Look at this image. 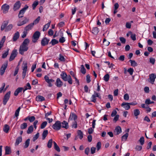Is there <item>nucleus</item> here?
<instances>
[{
  "mask_svg": "<svg viewBox=\"0 0 156 156\" xmlns=\"http://www.w3.org/2000/svg\"><path fill=\"white\" fill-rule=\"evenodd\" d=\"M58 43V40L55 39H53L50 42V44H51L53 46Z\"/></svg>",
  "mask_w": 156,
  "mask_h": 156,
  "instance_id": "nucleus-40",
  "label": "nucleus"
},
{
  "mask_svg": "<svg viewBox=\"0 0 156 156\" xmlns=\"http://www.w3.org/2000/svg\"><path fill=\"white\" fill-rule=\"evenodd\" d=\"M13 27V25L12 24H9L8 26H7L5 30V32H7L10 30Z\"/></svg>",
  "mask_w": 156,
  "mask_h": 156,
  "instance_id": "nucleus-35",
  "label": "nucleus"
},
{
  "mask_svg": "<svg viewBox=\"0 0 156 156\" xmlns=\"http://www.w3.org/2000/svg\"><path fill=\"white\" fill-rule=\"evenodd\" d=\"M51 22V20H49L48 23H47V24H46L45 25H44V26L43 27V31H45L47 30L48 28L50 26V25Z\"/></svg>",
  "mask_w": 156,
  "mask_h": 156,
  "instance_id": "nucleus-29",
  "label": "nucleus"
},
{
  "mask_svg": "<svg viewBox=\"0 0 156 156\" xmlns=\"http://www.w3.org/2000/svg\"><path fill=\"white\" fill-rule=\"evenodd\" d=\"M55 84L58 87H60L63 85V83L60 78H58L56 80Z\"/></svg>",
  "mask_w": 156,
  "mask_h": 156,
  "instance_id": "nucleus-18",
  "label": "nucleus"
},
{
  "mask_svg": "<svg viewBox=\"0 0 156 156\" xmlns=\"http://www.w3.org/2000/svg\"><path fill=\"white\" fill-rule=\"evenodd\" d=\"M121 128L119 126H117L114 131L116 133V135H119L121 132Z\"/></svg>",
  "mask_w": 156,
  "mask_h": 156,
  "instance_id": "nucleus-28",
  "label": "nucleus"
},
{
  "mask_svg": "<svg viewBox=\"0 0 156 156\" xmlns=\"http://www.w3.org/2000/svg\"><path fill=\"white\" fill-rule=\"evenodd\" d=\"M41 35V33L39 31H36L33 34V36L32 42L35 43L39 38Z\"/></svg>",
  "mask_w": 156,
  "mask_h": 156,
  "instance_id": "nucleus-2",
  "label": "nucleus"
},
{
  "mask_svg": "<svg viewBox=\"0 0 156 156\" xmlns=\"http://www.w3.org/2000/svg\"><path fill=\"white\" fill-rule=\"evenodd\" d=\"M140 112L138 109H136L134 110V114L135 116H137L139 115Z\"/></svg>",
  "mask_w": 156,
  "mask_h": 156,
  "instance_id": "nucleus-46",
  "label": "nucleus"
},
{
  "mask_svg": "<svg viewBox=\"0 0 156 156\" xmlns=\"http://www.w3.org/2000/svg\"><path fill=\"white\" fill-rule=\"evenodd\" d=\"M61 78L62 80L65 81H66L68 80V75L67 76L66 73L64 72H62L60 74Z\"/></svg>",
  "mask_w": 156,
  "mask_h": 156,
  "instance_id": "nucleus-13",
  "label": "nucleus"
},
{
  "mask_svg": "<svg viewBox=\"0 0 156 156\" xmlns=\"http://www.w3.org/2000/svg\"><path fill=\"white\" fill-rule=\"evenodd\" d=\"M61 127L67 129L69 127L68 123L65 121H63L61 122Z\"/></svg>",
  "mask_w": 156,
  "mask_h": 156,
  "instance_id": "nucleus-19",
  "label": "nucleus"
},
{
  "mask_svg": "<svg viewBox=\"0 0 156 156\" xmlns=\"http://www.w3.org/2000/svg\"><path fill=\"white\" fill-rule=\"evenodd\" d=\"M67 81L70 84H72L73 83V81L70 75H68V78Z\"/></svg>",
  "mask_w": 156,
  "mask_h": 156,
  "instance_id": "nucleus-55",
  "label": "nucleus"
},
{
  "mask_svg": "<svg viewBox=\"0 0 156 156\" xmlns=\"http://www.w3.org/2000/svg\"><path fill=\"white\" fill-rule=\"evenodd\" d=\"M66 40L65 37H62L59 39V41L61 43H63L65 42Z\"/></svg>",
  "mask_w": 156,
  "mask_h": 156,
  "instance_id": "nucleus-60",
  "label": "nucleus"
},
{
  "mask_svg": "<svg viewBox=\"0 0 156 156\" xmlns=\"http://www.w3.org/2000/svg\"><path fill=\"white\" fill-rule=\"evenodd\" d=\"M155 59L152 57L150 58V62L151 63L152 65H154V64L155 62Z\"/></svg>",
  "mask_w": 156,
  "mask_h": 156,
  "instance_id": "nucleus-62",
  "label": "nucleus"
},
{
  "mask_svg": "<svg viewBox=\"0 0 156 156\" xmlns=\"http://www.w3.org/2000/svg\"><path fill=\"white\" fill-rule=\"evenodd\" d=\"M23 89L22 87H19L17 88L14 92V95L15 96H17L18 94L22 91Z\"/></svg>",
  "mask_w": 156,
  "mask_h": 156,
  "instance_id": "nucleus-25",
  "label": "nucleus"
},
{
  "mask_svg": "<svg viewBox=\"0 0 156 156\" xmlns=\"http://www.w3.org/2000/svg\"><path fill=\"white\" fill-rule=\"evenodd\" d=\"M96 148L94 147H92L91 148L90 152L91 154H94L95 152Z\"/></svg>",
  "mask_w": 156,
  "mask_h": 156,
  "instance_id": "nucleus-64",
  "label": "nucleus"
},
{
  "mask_svg": "<svg viewBox=\"0 0 156 156\" xmlns=\"http://www.w3.org/2000/svg\"><path fill=\"white\" fill-rule=\"evenodd\" d=\"M21 108L20 107H19L18 109L16 111L15 113V116L17 117V119H18V116L19 115V112Z\"/></svg>",
  "mask_w": 156,
  "mask_h": 156,
  "instance_id": "nucleus-39",
  "label": "nucleus"
},
{
  "mask_svg": "<svg viewBox=\"0 0 156 156\" xmlns=\"http://www.w3.org/2000/svg\"><path fill=\"white\" fill-rule=\"evenodd\" d=\"M9 7V6L6 4H5L2 5L1 7V9L2 10L3 12L5 14L7 13L8 12Z\"/></svg>",
  "mask_w": 156,
  "mask_h": 156,
  "instance_id": "nucleus-8",
  "label": "nucleus"
},
{
  "mask_svg": "<svg viewBox=\"0 0 156 156\" xmlns=\"http://www.w3.org/2000/svg\"><path fill=\"white\" fill-rule=\"evenodd\" d=\"M11 92L10 91L8 92L4 96L3 99V103L4 105H5L10 98Z\"/></svg>",
  "mask_w": 156,
  "mask_h": 156,
  "instance_id": "nucleus-5",
  "label": "nucleus"
},
{
  "mask_svg": "<svg viewBox=\"0 0 156 156\" xmlns=\"http://www.w3.org/2000/svg\"><path fill=\"white\" fill-rule=\"evenodd\" d=\"M39 133H37L33 137V140L34 141H35L36 140H37L39 136Z\"/></svg>",
  "mask_w": 156,
  "mask_h": 156,
  "instance_id": "nucleus-53",
  "label": "nucleus"
},
{
  "mask_svg": "<svg viewBox=\"0 0 156 156\" xmlns=\"http://www.w3.org/2000/svg\"><path fill=\"white\" fill-rule=\"evenodd\" d=\"M18 54L17 50L16 49H14L12 52L11 55L9 58V61H11L15 58L16 56Z\"/></svg>",
  "mask_w": 156,
  "mask_h": 156,
  "instance_id": "nucleus-6",
  "label": "nucleus"
},
{
  "mask_svg": "<svg viewBox=\"0 0 156 156\" xmlns=\"http://www.w3.org/2000/svg\"><path fill=\"white\" fill-rule=\"evenodd\" d=\"M8 22H7L6 23H3L1 26V30L2 31L6 27L8 24Z\"/></svg>",
  "mask_w": 156,
  "mask_h": 156,
  "instance_id": "nucleus-36",
  "label": "nucleus"
},
{
  "mask_svg": "<svg viewBox=\"0 0 156 156\" xmlns=\"http://www.w3.org/2000/svg\"><path fill=\"white\" fill-rule=\"evenodd\" d=\"M156 78V75L154 73H152L149 75V78L150 80V82L152 84H153Z\"/></svg>",
  "mask_w": 156,
  "mask_h": 156,
  "instance_id": "nucleus-15",
  "label": "nucleus"
},
{
  "mask_svg": "<svg viewBox=\"0 0 156 156\" xmlns=\"http://www.w3.org/2000/svg\"><path fill=\"white\" fill-rule=\"evenodd\" d=\"M130 33L131 34V38L133 41H135L136 40V35L135 34H133L131 32H130Z\"/></svg>",
  "mask_w": 156,
  "mask_h": 156,
  "instance_id": "nucleus-51",
  "label": "nucleus"
},
{
  "mask_svg": "<svg viewBox=\"0 0 156 156\" xmlns=\"http://www.w3.org/2000/svg\"><path fill=\"white\" fill-rule=\"evenodd\" d=\"M47 124V122L46 121H44L41 124V129H44V128L46 126Z\"/></svg>",
  "mask_w": 156,
  "mask_h": 156,
  "instance_id": "nucleus-54",
  "label": "nucleus"
},
{
  "mask_svg": "<svg viewBox=\"0 0 156 156\" xmlns=\"http://www.w3.org/2000/svg\"><path fill=\"white\" fill-rule=\"evenodd\" d=\"M99 32V29L96 27H93L91 31L92 33L95 35H97Z\"/></svg>",
  "mask_w": 156,
  "mask_h": 156,
  "instance_id": "nucleus-21",
  "label": "nucleus"
},
{
  "mask_svg": "<svg viewBox=\"0 0 156 156\" xmlns=\"http://www.w3.org/2000/svg\"><path fill=\"white\" fill-rule=\"evenodd\" d=\"M139 141L140 144L141 145H143L144 143V137L142 136L140 138Z\"/></svg>",
  "mask_w": 156,
  "mask_h": 156,
  "instance_id": "nucleus-49",
  "label": "nucleus"
},
{
  "mask_svg": "<svg viewBox=\"0 0 156 156\" xmlns=\"http://www.w3.org/2000/svg\"><path fill=\"white\" fill-rule=\"evenodd\" d=\"M40 18L41 17L40 16H38L37 18L32 23L34 25V24L35 25L37 24L40 20Z\"/></svg>",
  "mask_w": 156,
  "mask_h": 156,
  "instance_id": "nucleus-43",
  "label": "nucleus"
},
{
  "mask_svg": "<svg viewBox=\"0 0 156 156\" xmlns=\"http://www.w3.org/2000/svg\"><path fill=\"white\" fill-rule=\"evenodd\" d=\"M49 40L46 37H44L42 39L41 41V44L42 46H44L48 44Z\"/></svg>",
  "mask_w": 156,
  "mask_h": 156,
  "instance_id": "nucleus-14",
  "label": "nucleus"
},
{
  "mask_svg": "<svg viewBox=\"0 0 156 156\" xmlns=\"http://www.w3.org/2000/svg\"><path fill=\"white\" fill-rule=\"evenodd\" d=\"M35 118L34 116H29V120L30 122H33L35 120Z\"/></svg>",
  "mask_w": 156,
  "mask_h": 156,
  "instance_id": "nucleus-58",
  "label": "nucleus"
},
{
  "mask_svg": "<svg viewBox=\"0 0 156 156\" xmlns=\"http://www.w3.org/2000/svg\"><path fill=\"white\" fill-rule=\"evenodd\" d=\"M78 136H79V138L82 139L83 137V132L81 130H79L77 131Z\"/></svg>",
  "mask_w": 156,
  "mask_h": 156,
  "instance_id": "nucleus-37",
  "label": "nucleus"
},
{
  "mask_svg": "<svg viewBox=\"0 0 156 156\" xmlns=\"http://www.w3.org/2000/svg\"><path fill=\"white\" fill-rule=\"evenodd\" d=\"M121 106L126 110H129L130 108V106L129 104V103L127 102H123L121 104Z\"/></svg>",
  "mask_w": 156,
  "mask_h": 156,
  "instance_id": "nucleus-17",
  "label": "nucleus"
},
{
  "mask_svg": "<svg viewBox=\"0 0 156 156\" xmlns=\"http://www.w3.org/2000/svg\"><path fill=\"white\" fill-rule=\"evenodd\" d=\"M77 116L75 113H71L69 118V120H74V121H75L77 119Z\"/></svg>",
  "mask_w": 156,
  "mask_h": 156,
  "instance_id": "nucleus-16",
  "label": "nucleus"
},
{
  "mask_svg": "<svg viewBox=\"0 0 156 156\" xmlns=\"http://www.w3.org/2000/svg\"><path fill=\"white\" fill-rule=\"evenodd\" d=\"M38 2L37 1H35L34 2L32 5V7L33 10L35 9L36 7L38 5Z\"/></svg>",
  "mask_w": 156,
  "mask_h": 156,
  "instance_id": "nucleus-50",
  "label": "nucleus"
},
{
  "mask_svg": "<svg viewBox=\"0 0 156 156\" xmlns=\"http://www.w3.org/2000/svg\"><path fill=\"white\" fill-rule=\"evenodd\" d=\"M48 134V130H44L42 134V139L43 140L45 139V138L47 136Z\"/></svg>",
  "mask_w": 156,
  "mask_h": 156,
  "instance_id": "nucleus-27",
  "label": "nucleus"
},
{
  "mask_svg": "<svg viewBox=\"0 0 156 156\" xmlns=\"http://www.w3.org/2000/svg\"><path fill=\"white\" fill-rule=\"evenodd\" d=\"M22 139L21 136L19 137L16 140L15 143V145H18L22 141Z\"/></svg>",
  "mask_w": 156,
  "mask_h": 156,
  "instance_id": "nucleus-34",
  "label": "nucleus"
},
{
  "mask_svg": "<svg viewBox=\"0 0 156 156\" xmlns=\"http://www.w3.org/2000/svg\"><path fill=\"white\" fill-rule=\"evenodd\" d=\"M145 103L146 104L149 105L151 104H154V102L153 101H151L149 98L146 99L145 101Z\"/></svg>",
  "mask_w": 156,
  "mask_h": 156,
  "instance_id": "nucleus-48",
  "label": "nucleus"
},
{
  "mask_svg": "<svg viewBox=\"0 0 156 156\" xmlns=\"http://www.w3.org/2000/svg\"><path fill=\"white\" fill-rule=\"evenodd\" d=\"M34 128L32 125L30 126L27 131V134L31 133L33 131Z\"/></svg>",
  "mask_w": 156,
  "mask_h": 156,
  "instance_id": "nucleus-32",
  "label": "nucleus"
},
{
  "mask_svg": "<svg viewBox=\"0 0 156 156\" xmlns=\"http://www.w3.org/2000/svg\"><path fill=\"white\" fill-rule=\"evenodd\" d=\"M8 66V62L6 61L2 65L0 68V74L2 76L4 74Z\"/></svg>",
  "mask_w": 156,
  "mask_h": 156,
  "instance_id": "nucleus-4",
  "label": "nucleus"
},
{
  "mask_svg": "<svg viewBox=\"0 0 156 156\" xmlns=\"http://www.w3.org/2000/svg\"><path fill=\"white\" fill-rule=\"evenodd\" d=\"M29 42L30 40L28 38H26L24 40L20 46L19 50V53L23 55L24 54L25 51H27L28 49V46Z\"/></svg>",
  "mask_w": 156,
  "mask_h": 156,
  "instance_id": "nucleus-1",
  "label": "nucleus"
},
{
  "mask_svg": "<svg viewBox=\"0 0 156 156\" xmlns=\"http://www.w3.org/2000/svg\"><path fill=\"white\" fill-rule=\"evenodd\" d=\"M54 147V149L57 151L59 152L60 151V148L55 141H53Z\"/></svg>",
  "mask_w": 156,
  "mask_h": 156,
  "instance_id": "nucleus-30",
  "label": "nucleus"
},
{
  "mask_svg": "<svg viewBox=\"0 0 156 156\" xmlns=\"http://www.w3.org/2000/svg\"><path fill=\"white\" fill-rule=\"evenodd\" d=\"M27 63L24 64L23 66V67L22 77L24 79L26 76V72L27 69Z\"/></svg>",
  "mask_w": 156,
  "mask_h": 156,
  "instance_id": "nucleus-10",
  "label": "nucleus"
},
{
  "mask_svg": "<svg viewBox=\"0 0 156 156\" xmlns=\"http://www.w3.org/2000/svg\"><path fill=\"white\" fill-rule=\"evenodd\" d=\"M30 139H28L24 143V145L23 146L24 148H27L29 146L30 143Z\"/></svg>",
  "mask_w": 156,
  "mask_h": 156,
  "instance_id": "nucleus-31",
  "label": "nucleus"
},
{
  "mask_svg": "<svg viewBox=\"0 0 156 156\" xmlns=\"http://www.w3.org/2000/svg\"><path fill=\"white\" fill-rule=\"evenodd\" d=\"M59 59L61 61L65 62V58L61 54H59Z\"/></svg>",
  "mask_w": 156,
  "mask_h": 156,
  "instance_id": "nucleus-56",
  "label": "nucleus"
},
{
  "mask_svg": "<svg viewBox=\"0 0 156 156\" xmlns=\"http://www.w3.org/2000/svg\"><path fill=\"white\" fill-rule=\"evenodd\" d=\"M36 99L37 101H42L45 100L44 98L41 95H38L36 97Z\"/></svg>",
  "mask_w": 156,
  "mask_h": 156,
  "instance_id": "nucleus-23",
  "label": "nucleus"
},
{
  "mask_svg": "<svg viewBox=\"0 0 156 156\" xmlns=\"http://www.w3.org/2000/svg\"><path fill=\"white\" fill-rule=\"evenodd\" d=\"M21 4L20 1H18L16 2L14 5L13 9L16 11L20 7Z\"/></svg>",
  "mask_w": 156,
  "mask_h": 156,
  "instance_id": "nucleus-12",
  "label": "nucleus"
},
{
  "mask_svg": "<svg viewBox=\"0 0 156 156\" xmlns=\"http://www.w3.org/2000/svg\"><path fill=\"white\" fill-rule=\"evenodd\" d=\"M81 72L83 74L86 73V70L83 65H81Z\"/></svg>",
  "mask_w": 156,
  "mask_h": 156,
  "instance_id": "nucleus-52",
  "label": "nucleus"
},
{
  "mask_svg": "<svg viewBox=\"0 0 156 156\" xmlns=\"http://www.w3.org/2000/svg\"><path fill=\"white\" fill-rule=\"evenodd\" d=\"M129 62H130L131 66H136L138 65L137 63L134 60H130Z\"/></svg>",
  "mask_w": 156,
  "mask_h": 156,
  "instance_id": "nucleus-38",
  "label": "nucleus"
},
{
  "mask_svg": "<svg viewBox=\"0 0 156 156\" xmlns=\"http://www.w3.org/2000/svg\"><path fill=\"white\" fill-rule=\"evenodd\" d=\"M127 71L131 75L133 74L134 70L133 68H130L128 69Z\"/></svg>",
  "mask_w": 156,
  "mask_h": 156,
  "instance_id": "nucleus-63",
  "label": "nucleus"
},
{
  "mask_svg": "<svg viewBox=\"0 0 156 156\" xmlns=\"http://www.w3.org/2000/svg\"><path fill=\"white\" fill-rule=\"evenodd\" d=\"M53 143V140L52 139L49 140L47 144V147L49 148H51L52 147Z\"/></svg>",
  "mask_w": 156,
  "mask_h": 156,
  "instance_id": "nucleus-33",
  "label": "nucleus"
},
{
  "mask_svg": "<svg viewBox=\"0 0 156 156\" xmlns=\"http://www.w3.org/2000/svg\"><path fill=\"white\" fill-rule=\"evenodd\" d=\"M20 36L19 33L18 31H17L13 35V41H16L19 38Z\"/></svg>",
  "mask_w": 156,
  "mask_h": 156,
  "instance_id": "nucleus-20",
  "label": "nucleus"
},
{
  "mask_svg": "<svg viewBox=\"0 0 156 156\" xmlns=\"http://www.w3.org/2000/svg\"><path fill=\"white\" fill-rule=\"evenodd\" d=\"M44 78L46 82L48 84V86L50 87H52V84L51 83L54 82L55 80L52 79H49L48 76L47 75L45 76Z\"/></svg>",
  "mask_w": 156,
  "mask_h": 156,
  "instance_id": "nucleus-7",
  "label": "nucleus"
},
{
  "mask_svg": "<svg viewBox=\"0 0 156 156\" xmlns=\"http://www.w3.org/2000/svg\"><path fill=\"white\" fill-rule=\"evenodd\" d=\"M33 26L34 25H33V24H32L31 23L27 25L25 28L24 30L27 32V31L31 30Z\"/></svg>",
  "mask_w": 156,
  "mask_h": 156,
  "instance_id": "nucleus-24",
  "label": "nucleus"
},
{
  "mask_svg": "<svg viewBox=\"0 0 156 156\" xmlns=\"http://www.w3.org/2000/svg\"><path fill=\"white\" fill-rule=\"evenodd\" d=\"M28 8V6L27 5H25V7L20 11L18 14V17L19 18H22L23 17V16H20V15L22 14V15H23L26 10H27Z\"/></svg>",
  "mask_w": 156,
  "mask_h": 156,
  "instance_id": "nucleus-9",
  "label": "nucleus"
},
{
  "mask_svg": "<svg viewBox=\"0 0 156 156\" xmlns=\"http://www.w3.org/2000/svg\"><path fill=\"white\" fill-rule=\"evenodd\" d=\"M109 75L108 74L105 75L104 77L103 80L107 82L109 80Z\"/></svg>",
  "mask_w": 156,
  "mask_h": 156,
  "instance_id": "nucleus-44",
  "label": "nucleus"
},
{
  "mask_svg": "<svg viewBox=\"0 0 156 156\" xmlns=\"http://www.w3.org/2000/svg\"><path fill=\"white\" fill-rule=\"evenodd\" d=\"M101 142H98L97 144L96 147H97V150L98 151L101 148Z\"/></svg>",
  "mask_w": 156,
  "mask_h": 156,
  "instance_id": "nucleus-59",
  "label": "nucleus"
},
{
  "mask_svg": "<svg viewBox=\"0 0 156 156\" xmlns=\"http://www.w3.org/2000/svg\"><path fill=\"white\" fill-rule=\"evenodd\" d=\"M61 127V122L59 121H56L52 126V128L56 130H59Z\"/></svg>",
  "mask_w": 156,
  "mask_h": 156,
  "instance_id": "nucleus-3",
  "label": "nucleus"
},
{
  "mask_svg": "<svg viewBox=\"0 0 156 156\" xmlns=\"http://www.w3.org/2000/svg\"><path fill=\"white\" fill-rule=\"evenodd\" d=\"M128 136V133H126L122 136V140H124L125 141H126L127 139Z\"/></svg>",
  "mask_w": 156,
  "mask_h": 156,
  "instance_id": "nucleus-41",
  "label": "nucleus"
},
{
  "mask_svg": "<svg viewBox=\"0 0 156 156\" xmlns=\"http://www.w3.org/2000/svg\"><path fill=\"white\" fill-rule=\"evenodd\" d=\"M27 126V123L24 122L20 125V128L21 129H23L26 128Z\"/></svg>",
  "mask_w": 156,
  "mask_h": 156,
  "instance_id": "nucleus-45",
  "label": "nucleus"
},
{
  "mask_svg": "<svg viewBox=\"0 0 156 156\" xmlns=\"http://www.w3.org/2000/svg\"><path fill=\"white\" fill-rule=\"evenodd\" d=\"M9 50L8 49L7 51H5L4 53L2 55V58H6L7 55H8L9 53Z\"/></svg>",
  "mask_w": 156,
  "mask_h": 156,
  "instance_id": "nucleus-57",
  "label": "nucleus"
},
{
  "mask_svg": "<svg viewBox=\"0 0 156 156\" xmlns=\"http://www.w3.org/2000/svg\"><path fill=\"white\" fill-rule=\"evenodd\" d=\"M77 122L75 121H74L72 125V128H76L77 127Z\"/></svg>",
  "mask_w": 156,
  "mask_h": 156,
  "instance_id": "nucleus-47",
  "label": "nucleus"
},
{
  "mask_svg": "<svg viewBox=\"0 0 156 156\" xmlns=\"http://www.w3.org/2000/svg\"><path fill=\"white\" fill-rule=\"evenodd\" d=\"M24 88H25V89L23 90V92H24L27 89L30 90L31 89V87L30 83H27L26 86Z\"/></svg>",
  "mask_w": 156,
  "mask_h": 156,
  "instance_id": "nucleus-42",
  "label": "nucleus"
},
{
  "mask_svg": "<svg viewBox=\"0 0 156 156\" xmlns=\"http://www.w3.org/2000/svg\"><path fill=\"white\" fill-rule=\"evenodd\" d=\"M90 149L88 147L86 148L84 151V152L85 154L88 155L90 152Z\"/></svg>",
  "mask_w": 156,
  "mask_h": 156,
  "instance_id": "nucleus-61",
  "label": "nucleus"
},
{
  "mask_svg": "<svg viewBox=\"0 0 156 156\" xmlns=\"http://www.w3.org/2000/svg\"><path fill=\"white\" fill-rule=\"evenodd\" d=\"M97 97H98L99 98H100L101 97V96L99 95L98 93L94 91V94L92 95V100L91 101L94 103H95L96 102Z\"/></svg>",
  "mask_w": 156,
  "mask_h": 156,
  "instance_id": "nucleus-11",
  "label": "nucleus"
},
{
  "mask_svg": "<svg viewBox=\"0 0 156 156\" xmlns=\"http://www.w3.org/2000/svg\"><path fill=\"white\" fill-rule=\"evenodd\" d=\"M5 154H9L11 152V150L10 148L8 146H6L5 147Z\"/></svg>",
  "mask_w": 156,
  "mask_h": 156,
  "instance_id": "nucleus-26",
  "label": "nucleus"
},
{
  "mask_svg": "<svg viewBox=\"0 0 156 156\" xmlns=\"http://www.w3.org/2000/svg\"><path fill=\"white\" fill-rule=\"evenodd\" d=\"M10 129L9 126L7 124H5L3 128V131L5 133H8Z\"/></svg>",
  "mask_w": 156,
  "mask_h": 156,
  "instance_id": "nucleus-22",
  "label": "nucleus"
}]
</instances>
